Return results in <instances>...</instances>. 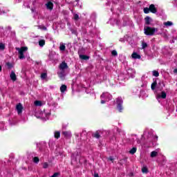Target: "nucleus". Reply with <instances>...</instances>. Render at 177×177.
<instances>
[{
    "label": "nucleus",
    "mask_w": 177,
    "mask_h": 177,
    "mask_svg": "<svg viewBox=\"0 0 177 177\" xmlns=\"http://www.w3.org/2000/svg\"><path fill=\"white\" fill-rule=\"evenodd\" d=\"M81 60H89V56L85 55H80Z\"/></svg>",
    "instance_id": "4468645a"
},
{
    "label": "nucleus",
    "mask_w": 177,
    "mask_h": 177,
    "mask_svg": "<svg viewBox=\"0 0 177 177\" xmlns=\"http://www.w3.org/2000/svg\"><path fill=\"white\" fill-rule=\"evenodd\" d=\"M16 109L18 114H21V113H23V105H21V103L17 104Z\"/></svg>",
    "instance_id": "20e7f679"
},
{
    "label": "nucleus",
    "mask_w": 177,
    "mask_h": 177,
    "mask_svg": "<svg viewBox=\"0 0 177 177\" xmlns=\"http://www.w3.org/2000/svg\"><path fill=\"white\" fill-rule=\"evenodd\" d=\"M142 49H146V48L147 47V43H146V42H142Z\"/></svg>",
    "instance_id": "c85d7f7f"
},
{
    "label": "nucleus",
    "mask_w": 177,
    "mask_h": 177,
    "mask_svg": "<svg viewBox=\"0 0 177 177\" xmlns=\"http://www.w3.org/2000/svg\"><path fill=\"white\" fill-rule=\"evenodd\" d=\"M131 57L133 59H140V55L137 53H133Z\"/></svg>",
    "instance_id": "2eb2a0df"
},
{
    "label": "nucleus",
    "mask_w": 177,
    "mask_h": 177,
    "mask_svg": "<svg viewBox=\"0 0 177 177\" xmlns=\"http://www.w3.org/2000/svg\"><path fill=\"white\" fill-rule=\"evenodd\" d=\"M48 166H49V165L48 164V162H44L43 165V168L46 169V168H48Z\"/></svg>",
    "instance_id": "72a5a7b5"
},
{
    "label": "nucleus",
    "mask_w": 177,
    "mask_h": 177,
    "mask_svg": "<svg viewBox=\"0 0 177 177\" xmlns=\"http://www.w3.org/2000/svg\"><path fill=\"white\" fill-rule=\"evenodd\" d=\"M159 99H167V93L165 91H162L161 95H158Z\"/></svg>",
    "instance_id": "9b49d317"
},
{
    "label": "nucleus",
    "mask_w": 177,
    "mask_h": 177,
    "mask_svg": "<svg viewBox=\"0 0 177 177\" xmlns=\"http://www.w3.org/2000/svg\"><path fill=\"white\" fill-rule=\"evenodd\" d=\"M59 50H62V51L66 50V46H64V44L61 45L59 46Z\"/></svg>",
    "instance_id": "cd10ccee"
},
{
    "label": "nucleus",
    "mask_w": 177,
    "mask_h": 177,
    "mask_svg": "<svg viewBox=\"0 0 177 177\" xmlns=\"http://www.w3.org/2000/svg\"><path fill=\"white\" fill-rule=\"evenodd\" d=\"M145 24L147 26H150L151 21H153V19H151V17H146L145 18Z\"/></svg>",
    "instance_id": "1a4fd4ad"
},
{
    "label": "nucleus",
    "mask_w": 177,
    "mask_h": 177,
    "mask_svg": "<svg viewBox=\"0 0 177 177\" xmlns=\"http://www.w3.org/2000/svg\"><path fill=\"white\" fill-rule=\"evenodd\" d=\"M2 71V66L0 65V73Z\"/></svg>",
    "instance_id": "58836bf2"
},
{
    "label": "nucleus",
    "mask_w": 177,
    "mask_h": 177,
    "mask_svg": "<svg viewBox=\"0 0 177 177\" xmlns=\"http://www.w3.org/2000/svg\"><path fill=\"white\" fill-rule=\"evenodd\" d=\"M149 12L151 13H157V8H156V6H154V4H151L149 6Z\"/></svg>",
    "instance_id": "0eeeda50"
},
{
    "label": "nucleus",
    "mask_w": 177,
    "mask_h": 177,
    "mask_svg": "<svg viewBox=\"0 0 177 177\" xmlns=\"http://www.w3.org/2000/svg\"><path fill=\"white\" fill-rule=\"evenodd\" d=\"M33 162H35V164H38V162H39V158L38 157H34L33 158Z\"/></svg>",
    "instance_id": "5701e85b"
},
{
    "label": "nucleus",
    "mask_w": 177,
    "mask_h": 177,
    "mask_svg": "<svg viewBox=\"0 0 177 177\" xmlns=\"http://www.w3.org/2000/svg\"><path fill=\"white\" fill-rule=\"evenodd\" d=\"M111 55H112V56H117V55H118V53H117V50H113L111 52Z\"/></svg>",
    "instance_id": "c756f323"
},
{
    "label": "nucleus",
    "mask_w": 177,
    "mask_h": 177,
    "mask_svg": "<svg viewBox=\"0 0 177 177\" xmlns=\"http://www.w3.org/2000/svg\"><path fill=\"white\" fill-rule=\"evenodd\" d=\"M41 30H44V31H46L47 28L46 26H39Z\"/></svg>",
    "instance_id": "f704fd0d"
},
{
    "label": "nucleus",
    "mask_w": 177,
    "mask_h": 177,
    "mask_svg": "<svg viewBox=\"0 0 177 177\" xmlns=\"http://www.w3.org/2000/svg\"><path fill=\"white\" fill-rule=\"evenodd\" d=\"M144 31L145 35H153L156 31H158L157 28H151L150 26H145Z\"/></svg>",
    "instance_id": "f257e3e1"
},
{
    "label": "nucleus",
    "mask_w": 177,
    "mask_h": 177,
    "mask_svg": "<svg viewBox=\"0 0 177 177\" xmlns=\"http://www.w3.org/2000/svg\"><path fill=\"white\" fill-rule=\"evenodd\" d=\"M48 77V74L46 73H43L41 74V80H46V78Z\"/></svg>",
    "instance_id": "a211bd4d"
},
{
    "label": "nucleus",
    "mask_w": 177,
    "mask_h": 177,
    "mask_svg": "<svg viewBox=\"0 0 177 177\" xmlns=\"http://www.w3.org/2000/svg\"><path fill=\"white\" fill-rule=\"evenodd\" d=\"M55 139H59V138H60V131L55 132Z\"/></svg>",
    "instance_id": "412c9836"
},
{
    "label": "nucleus",
    "mask_w": 177,
    "mask_h": 177,
    "mask_svg": "<svg viewBox=\"0 0 177 177\" xmlns=\"http://www.w3.org/2000/svg\"><path fill=\"white\" fill-rule=\"evenodd\" d=\"M174 74H177V68H175V69L174 70Z\"/></svg>",
    "instance_id": "e433bc0d"
},
{
    "label": "nucleus",
    "mask_w": 177,
    "mask_h": 177,
    "mask_svg": "<svg viewBox=\"0 0 177 177\" xmlns=\"http://www.w3.org/2000/svg\"><path fill=\"white\" fill-rule=\"evenodd\" d=\"M0 49H1V50H5V44L1 43V44H0Z\"/></svg>",
    "instance_id": "2f4dec72"
},
{
    "label": "nucleus",
    "mask_w": 177,
    "mask_h": 177,
    "mask_svg": "<svg viewBox=\"0 0 177 177\" xmlns=\"http://www.w3.org/2000/svg\"><path fill=\"white\" fill-rule=\"evenodd\" d=\"M35 106H42V102L39 100L35 101Z\"/></svg>",
    "instance_id": "a878e982"
},
{
    "label": "nucleus",
    "mask_w": 177,
    "mask_h": 177,
    "mask_svg": "<svg viewBox=\"0 0 177 177\" xmlns=\"http://www.w3.org/2000/svg\"><path fill=\"white\" fill-rule=\"evenodd\" d=\"M174 24L171 21H167L164 23V26H166L167 27L172 26Z\"/></svg>",
    "instance_id": "aec40b11"
},
{
    "label": "nucleus",
    "mask_w": 177,
    "mask_h": 177,
    "mask_svg": "<svg viewBox=\"0 0 177 177\" xmlns=\"http://www.w3.org/2000/svg\"><path fill=\"white\" fill-rule=\"evenodd\" d=\"M67 91V86L66 84H62L60 87V91L62 93H64Z\"/></svg>",
    "instance_id": "f8f14e48"
},
{
    "label": "nucleus",
    "mask_w": 177,
    "mask_h": 177,
    "mask_svg": "<svg viewBox=\"0 0 177 177\" xmlns=\"http://www.w3.org/2000/svg\"><path fill=\"white\" fill-rule=\"evenodd\" d=\"M157 154H158V153L156 151H151V157L152 158H154V157H157Z\"/></svg>",
    "instance_id": "f3484780"
},
{
    "label": "nucleus",
    "mask_w": 177,
    "mask_h": 177,
    "mask_svg": "<svg viewBox=\"0 0 177 177\" xmlns=\"http://www.w3.org/2000/svg\"><path fill=\"white\" fill-rule=\"evenodd\" d=\"M10 78L12 80V81H16L17 80V77H16V73L15 71H11V73L10 75Z\"/></svg>",
    "instance_id": "9d476101"
},
{
    "label": "nucleus",
    "mask_w": 177,
    "mask_h": 177,
    "mask_svg": "<svg viewBox=\"0 0 177 177\" xmlns=\"http://www.w3.org/2000/svg\"><path fill=\"white\" fill-rule=\"evenodd\" d=\"M122 103H124V101L122 100V97H118L116 99L117 109L119 113H122V110H124V106H122Z\"/></svg>",
    "instance_id": "f03ea898"
},
{
    "label": "nucleus",
    "mask_w": 177,
    "mask_h": 177,
    "mask_svg": "<svg viewBox=\"0 0 177 177\" xmlns=\"http://www.w3.org/2000/svg\"><path fill=\"white\" fill-rule=\"evenodd\" d=\"M27 47L16 48V50H18L19 58L21 60L24 59V52L27 51Z\"/></svg>",
    "instance_id": "7ed1b4c3"
},
{
    "label": "nucleus",
    "mask_w": 177,
    "mask_h": 177,
    "mask_svg": "<svg viewBox=\"0 0 177 177\" xmlns=\"http://www.w3.org/2000/svg\"><path fill=\"white\" fill-rule=\"evenodd\" d=\"M60 70H66V68H68V65L66 62H62V64H59Z\"/></svg>",
    "instance_id": "39448f33"
},
{
    "label": "nucleus",
    "mask_w": 177,
    "mask_h": 177,
    "mask_svg": "<svg viewBox=\"0 0 177 177\" xmlns=\"http://www.w3.org/2000/svg\"><path fill=\"white\" fill-rule=\"evenodd\" d=\"M46 6L48 10H53V3L51 1H48L47 3H46Z\"/></svg>",
    "instance_id": "6e6552de"
},
{
    "label": "nucleus",
    "mask_w": 177,
    "mask_h": 177,
    "mask_svg": "<svg viewBox=\"0 0 177 177\" xmlns=\"http://www.w3.org/2000/svg\"><path fill=\"white\" fill-rule=\"evenodd\" d=\"M156 86H157V81H155L151 84V88L152 89V91H154V89H156Z\"/></svg>",
    "instance_id": "dca6fc26"
},
{
    "label": "nucleus",
    "mask_w": 177,
    "mask_h": 177,
    "mask_svg": "<svg viewBox=\"0 0 177 177\" xmlns=\"http://www.w3.org/2000/svg\"><path fill=\"white\" fill-rule=\"evenodd\" d=\"M39 45L41 47L44 46L45 45V40L41 39L40 41H39Z\"/></svg>",
    "instance_id": "b1692460"
},
{
    "label": "nucleus",
    "mask_w": 177,
    "mask_h": 177,
    "mask_svg": "<svg viewBox=\"0 0 177 177\" xmlns=\"http://www.w3.org/2000/svg\"><path fill=\"white\" fill-rule=\"evenodd\" d=\"M62 135H63L64 138L68 139V138H71V132L70 131H62Z\"/></svg>",
    "instance_id": "423d86ee"
},
{
    "label": "nucleus",
    "mask_w": 177,
    "mask_h": 177,
    "mask_svg": "<svg viewBox=\"0 0 177 177\" xmlns=\"http://www.w3.org/2000/svg\"><path fill=\"white\" fill-rule=\"evenodd\" d=\"M80 19V16L77 14H75L74 15V20H79Z\"/></svg>",
    "instance_id": "473e14b6"
},
{
    "label": "nucleus",
    "mask_w": 177,
    "mask_h": 177,
    "mask_svg": "<svg viewBox=\"0 0 177 177\" xmlns=\"http://www.w3.org/2000/svg\"><path fill=\"white\" fill-rule=\"evenodd\" d=\"M153 77H159L160 76V73L157 71H153Z\"/></svg>",
    "instance_id": "393cba45"
},
{
    "label": "nucleus",
    "mask_w": 177,
    "mask_h": 177,
    "mask_svg": "<svg viewBox=\"0 0 177 177\" xmlns=\"http://www.w3.org/2000/svg\"><path fill=\"white\" fill-rule=\"evenodd\" d=\"M6 66L8 67V68H12V67H13V64H12L10 62H7Z\"/></svg>",
    "instance_id": "7c9ffc66"
},
{
    "label": "nucleus",
    "mask_w": 177,
    "mask_h": 177,
    "mask_svg": "<svg viewBox=\"0 0 177 177\" xmlns=\"http://www.w3.org/2000/svg\"><path fill=\"white\" fill-rule=\"evenodd\" d=\"M136 147H133L130 151L129 153L130 154H135V153H136Z\"/></svg>",
    "instance_id": "4be33fe9"
},
{
    "label": "nucleus",
    "mask_w": 177,
    "mask_h": 177,
    "mask_svg": "<svg viewBox=\"0 0 177 177\" xmlns=\"http://www.w3.org/2000/svg\"><path fill=\"white\" fill-rule=\"evenodd\" d=\"M109 160L110 161H112V162H113V161H114V158H113L111 156H110V157L109 158Z\"/></svg>",
    "instance_id": "c9c22d12"
},
{
    "label": "nucleus",
    "mask_w": 177,
    "mask_h": 177,
    "mask_svg": "<svg viewBox=\"0 0 177 177\" xmlns=\"http://www.w3.org/2000/svg\"><path fill=\"white\" fill-rule=\"evenodd\" d=\"M92 136L93 138H95V139H99L100 138V133H99V131H95V133H92Z\"/></svg>",
    "instance_id": "ddd939ff"
},
{
    "label": "nucleus",
    "mask_w": 177,
    "mask_h": 177,
    "mask_svg": "<svg viewBox=\"0 0 177 177\" xmlns=\"http://www.w3.org/2000/svg\"><path fill=\"white\" fill-rule=\"evenodd\" d=\"M144 13H145V15H147V13H150V8H144Z\"/></svg>",
    "instance_id": "bb28decb"
},
{
    "label": "nucleus",
    "mask_w": 177,
    "mask_h": 177,
    "mask_svg": "<svg viewBox=\"0 0 177 177\" xmlns=\"http://www.w3.org/2000/svg\"><path fill=\"white\" fill-rule=\"evenodd\" d=\"M142 174H147L149 172V169H147V167H144L142 168Z\"/></svg>",
    "instance_id": "6ab92c4d"
},
{
    "label": "nucleus",
    "mask_w": 177,
    "mask_h": 177,
    "mask_svg": "<svg viewBox=\"0 0 177 177\" xmlns=\"http://www.w3.org/2000/svg\"><path fill=\"white\" fill-rule=\"evenodd\" d=\"M101 103H102V104H104V103H106V101H104V100H101Z\"/></svg>",
    "instance_id": "4c0bfd02"
},
{
    "label": "nucleus",
    "mask_w": 177,
    "mask_h": 177,
    "mask_svg": "<svg viewBox=\"0 0 177 177\" xmlns=\"http://www.w3.org/2000/svg\"><path fill=\"white\" fill-rule=\"evenodd\" d=\"M77 156H79V153H78V152H77Z\"/></svg>",
    "instance_id": "ea45409f"
}]
</instances>
